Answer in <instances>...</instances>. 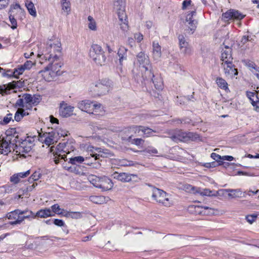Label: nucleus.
Here are the masks:
<instances>
[{
    "label": "nucleus",
    "instance_id": "obj_1",
    "mask_svg": "<svg viewBox=\"0 0 259 259\" xmlns=\"http://www.w3.org/2000/svg\"><path fill=\"white\" fill-rule=\"evenodd\" d=\"M52 55L53 54H44L38 53L37 56L41 60H48L49 62V66L45 70L39 71L38 74L47 81H51L56 75L59 68L61 67L62 63L59 61V57L55 55L52 61Z\"/></svg>",
    "mask_w": 259,
    "mask_h": 259
},
{
    "label": "nucleus",
    "instance_id": "obj_2",
    "mask_svg": "<svg viewBox=\"0 0 259 259\" xmlns=\"http://www.w3.org/2000/svg\"><path fill=\"white\" fill-rule=\"evenodd\" d=\"M92 149H91L88 148V150L92 152V153L90 154V156L86 157L85 159L81 156L71 157L69 158V162L72 164L75 165L78 163H82L84 160L87 161L92 158L91 161L85 162V164L90 165L95 164V166L93 165L94 167L96 168L99 167L101 165V164L99 161L97 162L96 161L99 160L100 157H103L102 155L100 154L102 152L101 149L100 148L94 147H92Z\"/></svg>",
    "mask_w": 259,
    "mask_h": 259
},
{
    "label": "nucleus",
    "instance_id": "obj_3",
    "mask_svg": "<svg viewBox=\"0 0 259 259\" xmlns=\"http://www.w3.org/2000/svg\"><path fill=\"white\" fill-rule=\"evenodd\" d=\"M152 69V65L141 68L135 67L132 70L133 77L137 81L142 82L143 80H147L151 82L154 77Z\"/></svg>",
    "mask_w": 259,
    "mask_h": 259
},
{
    "label": "nucleus",
    "instance_id": "obj_4",
    "mask_svg": "<svg viewBox=\"0 0 259 259\" xmlns=\"http://www.w3.org/2000/svg\"><path fill=\"white\" fill-rule=\"evenodd\" d=\"M112 85V82L109 79L99 80L92 84L91 91L93 92L94 96H103L108 92Z\"/></svg>",
    "mask_w": 259,
    "mask_h": 259
},
{
    "label": "nucleus",
    "instance_id": "obj_5",
    "mask_svg": "<svg viewBox=\"0 0 259 259\" xmlns=\"http://www.w3.org/2000/svg\"><path fill=\"white\" fill-rule=\"evenodd\" d=\"M11 133L14 132L13 137H15V139L13 141V142H15V147L16 149H18L16 151H19V153H27L30 152L32 148L34 146L33 141L32 138H27L22 141H20V140H18V136H15V128L11 129Z\"/></svg>",
    "mask_w": 259,
    "mask_h": 259
},
{
    "label": "nucleus",
    "instance_id": "obj_6",
    "mask_svg": "<svg viewBox=\"0 0 259 259\" xmlns=\"http://www.w3.org/2000/svg\"><path fill=\"white\" fill-rule=\"evenodd\" d=\"M89 181L95 187L101 189L103 191L110 190L113 186L111 180L107 177H98L92 176Z\"/></svg>",
    "mask_w": 259,
    "mask_h": 259
},
{
    "label": "nucleus",
    "instance_id": "obj_7",
    "mask_svg": "<svg viewBox=\"0 0 259 259\" xmlns=\"http://www.w3.org/2000/svg\"><path fill=\"white\" fill-rule=\"evenodd\" d=\"M90 56L97 64L102 65L106 61V58L102 47L97 45L93 44L90 51Z\"/></svg>",
    "mask_w": 259,
    "mask_h": 259
},
{
    "label": "nucleus",
    "instance_id": "obj_8",
    "mask_svg": "<svg viewBox=\"0 0 259 259\" xmlns=\"http://www.w3.org/2000/svg\"><path fill=\"white\" fill-rule=\"evenodd\" d=\"M66 143H59L56 147L52 146L50 148L51 152L53 153L54 156V161L56 164H58L60 159L67 161V156L66 154H69V151L66 149Z\"/></svg>",
    "mask_w": 259,
    "mask_h": 259
},
{
    "label": "nucleus",
    "instance_id": "obj_9",
    "mask_svg": "<svg viewBox=\"0 0 259 259\" xmlns=\"http://www.w3.org/2000/svg\"><path fill=\"white\" fill-rule=\"evenodd\" d=\"M152 191L151 196L153 200L165 206H170L172 204L168 195L165 192L157 188H153Z\"/></svg>",
    "mask_w": 259,
    "mask_h": 259
},
{
    "label": "nucleus",
    "instance_id": "obj_10",
    "mask_svg": "<svg viewBox=\"0 0 259 259\" xmlns=\"http://www.w3.org/2000/svg\"><path fill=\"white\" fill-rule=\"evenodd\" d=\"M171 139L176 142H187L188 141H195L199 138L198 135L192 132H184L179 131L170 137Z\"/></svg>",
    "mask_w": 259,
    "mask_h": 259
},
{
    "label": "nucleus",
    "instance_id": "obj_11",
    "mask_svg": "<svg viewBox=\"0 0 259 259\" xmlns=\"http://www.w3.org/2000/svg\"><path fill=\"white\" fill-rule=\"evenodd\" d=\"M245 15L240 13L238 10L230 9L222 15V20L225 22L230 23L231 21L241 20L243 19Z\"/></svg>",
    "mask_w": 259,
    "mask_h": 259
},
{
    "label": "nucleus",
    "instance_id": "obj_12",
    "mask_svg": "<svg viewBox=\"0 0 259 259\" xmlns=\"http://www.w3.org/2000/svg\"><path fill=\"white\" fill-rule=\"evenodd\" d=\"M18 14H20L23 16L24 15V11L21 8L20 6L16 4L12 5L9 12V19L12 24L11 28L15 29L17 27V23L15 17L17 18Z\"/></svg>",
    "mask_w": 259,
    "mask_h": 259
},
{
    "label": "nucleus",
    "instance_id": "obj_13",
    "mask_svg": "<svg viewBox=\"0 0 259 259\" xmlns=\"http://www.w3.org/2000/svg\"><path fill=\"white\" fill-rule=\"evenodd\" d=\"M61 43L57 41L56 43L52 44V42H50V44H48L46 50L42 54L49 55L52 54H53V55H52V58H53L55 55H57L59 57V61H61ZM53 60V59H52V61Z\"/></svg>",
    "mask_w": 259,
    "mask_h": 259
},
{
    "label": "nucleus",
    "instance_id": "obj_14",
    "mask_svg": "<svg viewBox=\"0 0 259 259\" xmlns=\"http://www.w3.org/2000/svg\"><path fill=\"white\" fill-rule=\"evenodd\" d=\"M112 177L114 179L123 183L130 182L131 181L137 182L139 180L137 175L128 174L126 172L119 173L115 172L112 174Z\"/></svg>",
    "mask_w": 259,
    "mask_h": 259
},
{
    "label": "nucleus",
    "instance_id": "obj_15",
    "mask_svg": "<svg viewBox=\"0 0 259 259\" xmlns=\"http://www.w3.org/2000/svg\"><path fill=\"white\" fill-rule=\"evenodd\" d=\"M179 44L180 50L185 55H190L192 52L191 47L186 41L184 35L180 34L178 36Z\"/></svg>",
    "mask_w": 259,
    "mask_h": 259
},
{
    "label": "nucleus",
    "instance_id": "obj_16",
    "mask_svg": "<svg viewBox=\"0 0 259 259\" xmlns=\"http://www.w3.org/2000/svg\"><path fill=\"white\" fill-rule=\"evenodd\" d=\"M9 220L14 221H10L9 224L11 225L20 224L22 222V218L21 215L20 209H16L14 211L9 212L7 215Z\"/></svg>",
    "mask_w": 259,
    "mask_h": 259
},
{
    "label": "nucleus",
    "instance_id": "obj_17",
    "mask_svg": "<svg viewBox=\"0 0 259 259\" xmlns=\"http://www.w3.org/2000/svg\"><path fill=\"white\" fill-rule=\"evenodd\" d=\"M74 107L68 105L65 102L62 101L60 104L59 114L63 117L70 116L73 113Z\"/></svg>",
    "mask_w": 259,
    "mask_h": 259
},
{
    "label": "nucleus",
    "instance_id": "obj_18",
    "mask_svg": "<svg viewBox=\"0 0 259 259\" xmlns=\"http://www.w3.org/2000/svg\"><path fill=\"white\" fill-rule=\"evenodd\" d=\"M189 210L191 212L195 214H211L212 213L213 210L211 208L208 206H200L196 205H191L189 207Z\"/></svg>",
    "mask_w": 259,
    "mask_h": 259
},
{
    "label": "nucleus",
    "instance_id": "obj_19",
    "mask_svg": "<svg viewBox=\"0 0 259 259\" xmlns=\"http://www.w3.org/2000/svg\"><path fill=\"white\" fill-rule=\"evenodd\" d=\"M223 66L225 73L227 76L232 78L238 75V71L235 68V65L232 63V61L222 64Z\"/></svg>",
    "mask_w": 259,
    "mask_h": 259
},
{
    "label": "nucleus",
    "instance_id": "obj_20",
    "mask_svg": "<svg viewBox=\"0 0 259 259\" xmlns=\"http://www.w3.org/2000/svg\"><path fill=\"white\" fill-rule=\"evenodd\" d=\"M137 59L139 63L138 68H141L151 65L149 57L143 52L139 53L137 55Z\"/></svg>",
    "mask_w": 259,
    "mask_h": 259
},
{
    "label": "nucleus",
    "instance_id": "obj_21",
    "mask_svg": "<svg viewBox=\"0 0 259 259\" xmlns=\"http://www.w3.org/2000/svg\"><path fill=\"white\" fill-rule=\"evenodd\" d=\"M93 103L88 100L81 101L78 102L77 107L81 111L91 113L92 111Z\"/></svg>",
    "mask_w": 259,
    "mask_h": 259
},
{
    "label": "nucleus",
    "instance_id": "obj_22",
    "mask_svg": "<svg viewBox=\"0 0 259 259\" xmlns=\"http://www.w3.org/2000/svg\"><path fill=\"white\" fill-rule=\"evenodd\" d=\"M195 15L196 11H193L189 13L186 16V20L188 23V27L192 31V33H193L194 31L195 30L197 23V21L193 19V16Z\"/></svg>",
    "mask_w": 259,
    "mask_h": 259
},
{
    "label": "nucleus",
    "instance_id": "obj_23",
    "mask_svg": "<svg viewBox=\"0 0 259 259\" xmlns=\"http://www.w3.org/2000/svg\"><path fill=\"white\" fill-rule=\"evenodd\" d=\"M11 142H8L7 139H2L0 140V154H7L11 152Z\"/></svg>",
    "mask_w": 259,
    "mask_h": 259
},
{
    "label": "nucleus",
    "instance_id": "obj_24",
    "mask_svg": "<svg viewBox=\"0 0 259 259\" xmlns=\"http://www.w3.org/2000/svg\"><path fill=\"white\" fill-rule=\"evenodd\" d=\"M225 48L227 49L228 50L224 51L222 53L221 59L223 61L222 64L232 62L233 60V58L232 57L231 54V50L229 49V47H228L227 46H226Z\"/></svg>",
    "mask_w": 259,
    "mask_h": 259
},
{
    "label": "nucleus",
    "instance_id": "obj_25",
    "mask_svg": "<svg viewBox=\"0 0 259 259\" xmlns=\"http://www.w3.org/2000/svg\"><path fill=\"white\" fill-rule=\"evenodd\" d=\"M161 56V47L158 43L153 42V57L154 60H158Z\"/></svg>",
    "mask_w": 259,
    "mask_h": 259
},
{
    "label": "nucleus",
    "instance_id": "obj_26",
    "mask_svg": "<svg viewBox=\"0 0 259 259\" xmlns=\"http://www.w3.org/2000/svg\"><path fill=\"white\" fill-rule=\"evenodd\" d=\"M19 97L23 98L24 103L25 104V108H26V109H30L32 105V95L29 94H22L21 95H19Z\"/></svg>",
    "mask_w": 259,
    "mask_h": 259
},
{
    "label": "nucleus",
    "instance_id": "obj_27",
    "mask_svg": "<svg viewBox=\"0 0 259 259\" xmlns=\"http://www.w3.org/2000/svg\"><path fill=\"white\" fill-rule=\"evenodd\" d=\"M54 215V214H52V212L50 208H45L42 209L38 211L36 214L35 217H38L40 218H46L50 216Z\"/></svg>",
    "mask_w": 259,
    "mask_h": 259
},
{
    "label": "nucleus",
    "instance_id": "obj_28",
    "mask_svg": "<svg viewBox=\"0 0 259 259\" xmlns=\"http://www.w3.org/2000/svg\"><path fill=\"white\" fill-rule=\"evenodd\" d=\"M6 85L7 90V93H8V91L11 90L22 87L23 86V82L21 80L13 81L12 82H10Z\"/></svg>",
    "mask_w": 259,
    "mask_h": 259
},
{
    "label": "nucleus",
    "instance_id": "obj_29",
    "mask_svg": "<svg viewBox=\"0 0 259 259\" xmlns=\"http://www.w3.org/2000/svg\"><path fill=\"white\" fill-rule=\"evenodd\" d=\"M246 96L250 100L251 104L254 106L259 103V99L255 92H246Z\"/></svg>",
    "mask_w": 259,
    "mask_h": 259
},
{
    "label": "nucleus",
    "instance_id": "obj_30",
    "mask_svg": "<svg viewBox=\"0 0 259 259\" xmlns=\"http://www.w3.org/2000/svg\"><path fill=\"white\" fill-rule=\"evenodd\" d=\"M127 50L124 47L121 46L118 49L117 53L118 56L119 57V62L121 64L122 62L127 58Z\"/></svg>",
    "mask_w": 259,
    "mask_h": 259
},
{
    "label": "nucleus",
    "instance_id": "obj_31",
    "mask_svg": "<svg viewBox=\"0 0 259 259\" xmlns=\"http://www.w3.org/2000/svg\"><path fill=\"white\" fill-rule=\"evenodd\" d=\"M226 191L229 192L228 196L235 198L237 197H242L243 194L240 189H227Z\"/></svg>",
    "mask_w": 259,
    "mask_h": 259
},
{
    "label": "nucleus",
    "instance_id": "obj_32",
    "mask_svg": "<svg viewBox=\"0 0 259 259\" xmlns=\"http://www.w3.org/2000/svg\"><path fill=\"white\" fill-rule=\"evenodd\" d=\"M51 211L53 213L61 215L62 216L64 217L65 212H66V210L61 208L59 205L58 204H54L51 206Z\"/></svg>",
    "mask_w": 259,
    "mask_h": 259
},
{
    "label": "nucleus",
    "instance_id": "obj_33",
    "mask_svg": "<svg viewBox=\"0 0 259 259\" xmlns=\"http://www.w3.org/2000/svg\"><path fill=\"white\" fill-rule=\"evenodd\" d=\"M64 217L67 218H72L74 219H78L82 217V214L80 212L78 211H68L66 210L65 212Z\"/></svg>",
    "mask_w": 259,
    "mask_h": 259
},
{
    "label": "nucleus",
    "instance_id": "obj_34",
    "mask_svg": "<svg viewBox=\"0 0 259 259\" xmlns=\"http://www.w3.org/2000/svg\"><path fill=\"white\" fill-rule=\"evenodd\" d=\"M25 6L29 14L33 17H36V11L34 4L31 2L27 1L25 3Z\"/></svg>",
    "mask_w": 259,
    "mask_h": 259
},
{
    "label": "nucleus",
    "instance_id": "obj_35",
    "mask_svg": "<svg viewBox=\"0 0 259 259\" xmlns=\"http://www.w3.org/2000/svg\"><path fill=\"white\" fill-rule=\"evenodd\" d=\"M62 10L68 15L71 11V4L69 0H61Z\"/></svg>",
    "mask_w": 259,
    "mask_h": 259
},
{
    "label": "nucleus",
    "instance_id": "obj_36",
    "mask_svg": "<svg viewBox=\"0 0 259 259\" xmlns=\"http://www.w3.org/2000/svg\"><path fill=\"white\" fill-rule=\"evenodd\" d=\"M25 70L22 65L19 66L18 67L14 69L13 71L12 72V74H7L6 75H13L14 77L19 78L18 76L22 74Z\"/></svg>",
    "mask_w": 259,
    "mask_h": 259
},
{
    "label": "nucleus",
    "instance_id": "obj_37",
    "mask_svg": "<svg viewBox=\"0 0 259 259\" xmlns=\"http://www.w3.org/2000/svg\"><path fill=\"white\" fill-rule=\"evenodd\" d=\"M215 82L218 87L222 89L225 91L228 90V83L222 77H218L216 79Z\"/></svg>",
    "mask_w": 259,
    "mask_h": 259
},
{
    "label": "nucleus",
    "instance_id": "obj_38",
    "mask_svg": "<svg viewBox=\"0 0 259 259\" xmlns=\"http://www.w3.org/2000/svg\"><path fill=\"white\" fill-rule=\"evenodd\" d=\"M125 0H117L114 3V8L116 11L124 9Z\"/></svg>",
    "mask_w": 259,
    "mask_h": 259
},
{
    "label": "nucleus",
    "instance_id": "obj_39",
    "mask_svg": "<svg viewBox=\"0 0 259 259\" xmlns=\"http://www.w3.org/2000/svg\"><path fill=\"white\" fill-rule=\"evenodd\" d=\"M142 132L145 135V137H150L153 136V133H158L156 131L153 130L147 126H143L142 130Z\"/></svg>",
    "mask_w": 259,
    "mask_h": 259
},
{
    "label": "nucleus",
    "instance_id": "obj_40",
    "mask_svg": "<svg viewBox=\"0 0 259 259\" xmlns=\"http://www.w3.org/2000/svg\"><path fill=\"white\" fill-rule=\"evenodd\" d=\"M196 193H199L200 195L203 196H213L214 194H212V191H210L208 189H201L200 188H197L196 191Z\"/></svg>",
    "mask_w": 259,
    "mask_h": 259
},
{
    "label": "nucleus",
    "instance_id": "obj_41",
    "mask_svg": "<svg viewBox=\"0 0 259 259\" xmlns=\"http://www.w3.org/2000/svg\"><path fill=\"white\" fill-rule=\"evenodd\" d=\"M20 212L21 217L22 218V221L25 219L28 218L31 216H33V217H35L34 213L31 211H29L28 210L23 211L20 210Z\"/></svg>",
    "mask_w": 259,
    "mask_h": 259
},
{
    "label": "nucleus",
    "instance_id": "obj_42",
    "mask_svg": "<svg viewBox=\"0 0 259 259\" xmlns=\"http://www.w3.org/2000/svg\"><path fill=\"white\" fill-rule=\"evenodd\" d=\"M117 11V14L120 22L127 21V16L125 13L124 9Z\"/></svg>",
    "mask_w": 259,
    "mask_h": 259
},
{
    "label": "nucleus",
    "instance_id": "obj_43",
    "mask_svg": "<svg viewBox=\"0 0 259 259\" xmlns=\"http://www.w3.org/2000/svg\"><path fill=\"white\" fill-rule=\"evenodd\" d=\"M101 107V104H94V105H92V111L91 113L98 114L100 112H102Z\"/></svg>",
    "mask_w": 259,
    "mask_h": 259
},
{
    "label": "nucleus",
    "instance_id": "obj_44",
    "mask_svg": "<svg viewBox=\"0 0 259 259\" xmlns=\"http://www.w3.org/2000/svg\"><path fill=\"white\" fill-rule=\"evenodd\" d=\"M88 20L89 21V28L92 30H96L97 29L96 27V22L94 21L93 18L89 16L88 18Z\"/></svg>",
    "mask_w": 259,
    "mask_h": 259
},
{
    "label": "nucleus",
    "instance_id": "obj_45",
    "mask_svg": "<svg viewBox=\"0 0 259 259\" xmlns=\"http://www.w3.org/2000/svg\"><path fill=\"white\" fill-rule=\"evenodd\" d=\"M12 114H7V115L4 118L3 120L0 121V124L2 125L7 124L12 119Z\"/></svg>",
    "mask_w": 259,
    "mask_h": 259
},
{
    "label": "nucleus",
    "instance_id": "obj_46",
    "mask_svg": "<svg viewBox=\"0 0 259 259\" xmlns=\"http://www.w3.org/2000/svg\"><path fill=\"white\" fill-rule=\"evenodd\" d=\"M151 81L154 83L155 88L158 90H162L163 84L161 80V79H158L157 80H156L155 79H153L151 80Z\"/></svg>",
    "mask_w": 259,
    "mask_h": 259
},
{
    "label": "nucleus",
    "instance_id": "obj_47",
    "mask_svg": "<svg viewBox=\"0 0 259 259\" xmlns=\"http://www.w3.org/2000/svg\"><path fill=\"white\" fill-rule=\"evenodd\" d=\"M15 107L19 108L25 107L23 98L22 97V98H20L17 100L15 104Z\"/></svg>",
    "mask_w": 259,
    "mask_h": 259
},
{
    "label": "nucleus",
    "instance_id": "obj_48",
    "mask_svg": "<svg viewBox=\"0 0 259 259\" xmlns=\"http://www.w3.org/2000/svg\"><path fill=\"white\" fill-rule=\"evenodd\" d=\"M32 103L33 105H37L41 100V96L38 95H33L32 96Z\"/></svg>",
    "mask_w": 259,
    "mask_h": 259
},
{
    "label": "nucleus",
    "instance_id": "obj_49",
    "mask_svg": "<svg viewBox=\"0 0 259 259\" xmlns=\"http://www.w3.org/2000/svg\"><path fill=\"white\" fill-rule=\"evenodd\" d=\"M120 28L123 31H127L128 30L127 21L120 22Z\"/></svg>",
    "mask_w": 259,
    "mask_h": 259
},
{
    "label": "nucleus",
    "instance_id": "obj_50",
    "mask_svg": "<svg viewBox=\"0 0 259 259\" xmlns=\"http://www.w3.org/2000/svg\"><path fill=\"white\" fill-rule=\"evenodd\" d=\"M54 141V138H53V136L52 135H51L50 136L47 137L45 138L44 142L46 145H48L49 146V145L53 144Z\"/></svg>",
    "mask_w": 259,
    "mask_h": 259
},
{
    "label": "nucleus",
    "instance_id": "obj_51",
    "mask_svg": "<svg viewBox=\"0 0 259 259\" xmlns=\"http://www.w3.org/2000/svg\"><path fill=\"white\" fill-rule=\"evenodd\" d=\"M257 218L256 214H251L248 215L246 217V220L249 222L250 224H251L254 221L256 220Z\"/></svg>",
    "mask_w": 259,
    "mask_h": 259
},
{
    "label": "nucleus",
    "instance_id": "obj_52",
    "mask_svg": "<svg viewBox=\"0 0 259 259\" xmlns=\"http://www.w3.org/2000/svg\"><path fill=\"white\" fill-rule=\"evenodd\" d=\"M41 176V174L39 171H36L31 176V179H32L33 181H36L40 178Z\"/></svg>",
    "mask_w": 259,
    "mask_h": 259
},
{
    "label": "nucleus",
    "instance_id": "obj_53",
    "mask_svg": "<svg viewBox=\"0 0 259 259\" xmlns=\"http://www.w3.org/2000/svg\"><path fill=\"white\" fill-rule=\"evenodd\" d=\"M211 157L213 159L215 160L219 164V162L221 161L220 160H222V156L215 153H212L211 154Z\"/></svg>",
    "mask_w": 259,
    "mask_h": 259
},
{
    "label": "nucleus",
    "instance_id": "obj_54",
    "mask_svg": "<svg viewBox=\"0 0 259 259\" xmlns=\"http://www.w3.org/2000/svg\"><path fill=\"white\" fill-rule=\"evenodd\" d=\"M10 181L14 184L18 183L20 181V178L18 174L13 175L10 178Z\"/></svg>",
    "mask_w": 259,
    "mask_h": 259
},
{
    "label": "nucleus",
    "instance_id": "obj_55",
    "mask_svg": "<svg viewBox=\"0 0 259 259\" xmlns=\"http://www.w3.org/2000/svg\"><path fill=\"white\" fill-rule=\"evenodd\" d=\"M143 126H138V125H133L130 127V128L135 133H139L140 131L142 132V130Z\"/></svg>",
    "mask_w": 259,
    "mask_h": 259
},
{
    "label": "nucleus",
    "instance_id": "obj_56",
    "mask_svg": "<svg viewBox=\"0 0 259 259\" xmlns=\"http://www.w3.org/2000/svg\"><path fill=\"white\" fill-rule=\"evenodd\" d=\"M53 225L57 226L58 227H62L64 225V223L62 220L59 219H53Z\"/></svg>",
    "mask_w": 259,
    "mask_h": 259
},
{
    "label": "nucleus",
    "instance_id": "obj_57",
    "mask_svg": "<svg viewBox=\"0 0 259 259\" xmlns=\"http://www.w3.org/2000/svg\"><path fill=\"white\" fill-rule=\"evenodd\" d=\"M144 141L141 138H136L133 140L132 143L135 144L137 146H140L143 144Z\"/></svg>",
    "mask_w": 259,
    "mask_h": 259
},
{
    "label": "nucleus",
    "instance_id": "obj_58",
    "mask_svg": "<svg viewBox=\"0 0 259 259\" xmlns=\"http://www.w3.org/2000/svg\"><path fill=\"white\" fill-rule=\"evenodd\" d=\"M9 0H0V10L5 8L9 4Z\"/></svg>",
    "mask_w": 259,
    "mask_h": 259
},
{
    "label": "nucleus",
    "instance_id": "obj_59",
    "mask_svg": "<svg viewBox=\"0 0 259 259\" xmlns=\"http://www.w3.org/2000/svg\"><path fill=\"white\" fill-rule=\"evenodd\" d=\"M23 118V115H22L21 112L19 111L18 110L16 111L15 116L14 119L16 121H19Z\"/></svg>",
    "mask_w": 259,
    "mask_h": 259
},
{
    "label": "nucleus",
    "instance_id": "obj_60",
    "mask_svg": "<svg viewBox=\"0 0 259 259\" xmlns=\"http://www.w3.org/2000/svg\"><path fill=\"white\" fill-rule=\"evenodd\" d=\"M33 65V63L31 61H27L25 63L22 65L23 67L26 69H29Z\"/></svg>",
    "mask_w": 259,
    "mask_h": 259
},
{
    "label": "nucleus",
    "instance_id": "obj_61",
    "mask_svg": "<svg viewBox=\"0 0 259 259\" xmlns=\"http://www.w3.org/2000/svg\"><path fill=\"white\" fill-rule=\"evenodd\" d=\"M0 93L3 96L8 94V93H7L6 85L4 84L3 85H0Z\"/></svg>",
    "mask_w": 259,
    "mask_h": 259
},
{
    "label": "nucleus",
    "instance_id": "obj_62",
    "mask_svg": "<svg viewBox=\"0 0 259 259\" xmlns=\"http://www.w3.org/2000/svg\"><path fill=\"white\" fill-rule=\"evenodd\" d=\"M185 189L187 191L190 192H193L194 193H196V191H195V188L190 185H186L185 186Z\"/></svg>",
    "mask_w": 259,
    "mask_h": 259
},
{
    "label": "nucleus",
    "instance_id": "obj_63",
    "mask_svg": "<svg viewBox=\"0 0 259 259\" xmlns=\"http://www.w3.org/2000/svg\"><path fill=\"white\" fill-rule=\"evenodd\" d=\"M29 174H30V170H27L26 171L24 172L18 173V176H19V178H25V177H27Z\"/></svg>",
    "mask_w": 259,
    "mask_h": 259
},
{
    "label": "nucleus",
    "instance_id": "obj_64",
    "mask_svg": "<svg viewBox=\"0 0 259 259\" xmlns=\"http://www.w3.org/2000/svg\"><path fill=\"white\" fill-rule=\"evenodd\" d=\"M191 1L189 0V1H184L183 2V4H182V9L183 10H185L187 6H189L191 5Z\"/></svg>",
    "mask_w": 259,
    "mask_h": 259
}]
</instances>
